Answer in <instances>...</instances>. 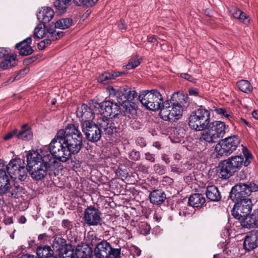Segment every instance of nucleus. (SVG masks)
<instances>
[{
	"label": "nucleus",
	"mask_w": 258,
	"mask_h": 258,
	"mask_svg": "<svg viewBox=\"0 0 258 258\" xmlns=\"http://www.w3.org/2000/svg\"><path fill=\"white\" fill-rule=\"evenodd\" d=\"M241 146L243 156H233L220 162L217 169V173L219 178H229L239 170L243 165L247 166L251 163L252 159L251 154L246 147L242 145Z\"/></svg>",
	"instance_id": "f257e3e1"
},
{
	"label": "nucleus",
	"mask_w": 258,
	"mask_h": 258,
	"mask_svg": "<svg viewBox=\"0 0 258 258\" xmlns=\"http://www.w3.org/2000/svg\"><path fill=\"white\" fill-rule=\"evenodd\" d=\"M188 97L183 93H174L170 100L164 102L160 116L164 120L174 121L180 118L184 108L188 106Z\"/></svg>",
	"instance_id": "f03ea898"
},
{
	"label": "nucleus",
	"mask_w": 258,
	"mask_h": 258,
	"mask_svg": "<svg viewBox=\"0 0 258 258\" xmlns=\"http://www.w3.org/2000/svg\"><path fill=\"white\" fill-rule=\"evenodd\" d=\"M64 134L62 136L63 143L66 144L71 155L78 153L82 147V135L78 126L73 124H69L63 130Z\"/></svg>",
	"instance_id": "7ed1b4c3"
},
{
	"label": "nucleus",
	"mask_w": 258,
	"mask_h": 258,
	"mask_svg": "<svg viewBox=\"0 0 258 258\" xmlns=\"http://www.w3.org/2000/svg\"><path fill=\"white\" fill-rule=\"evenodd\" d=\"M64 133L63 130L58 131L48 147L45 146L46 150L54 160L56 159L62 162H67L71 157L65 143H63L62 136Z\"/></svg>",
	"instance_id": "20e7f679"
},
{
	"label": "nucleus",
	"mask_w": 258,
	"mask_h": 258,
	"mask_svg": "<svg viewBox=\"0 0 258 258\" xmlns=\"http://www.w3.org/2000/svg\"><path fill=\"white\" fill-rule=\"evenodd\" d=\"M206 129L202 133L200 140L213 143L224 137L226 131L228 130V125L223 121L216 120L209 122Z\"/></svg>",
	"instance_id": "39448f33"
},
{
	"label": "nucleus",
	"mask_w": 258,
	"mask_h": 258,
	"mask_svg": "<svg viewBox=\"0 0 258 258\" xmlns=\"http://www.w3.org/2000/svg\"><path fill=\"white\" fill-rule=\"evenodd\" d=\"M139 99L146 109L156 111L161 109L164 103L161 93L157 90H145L140 93Z\"/></svg>",
	"instance_id": "423d86ee"
},
{
	"label": "nucleus",
	"mask_w": 258,
	"mask_h": 258,
	"mask_svg": "<svg viewBox=\"0 0 258 258\" xmlns=\"http://www.w3.org/2000/svg\"><path fill=\"white\" fill-rule=\"evenodd\" d=\"M210 121V112L201 107L192 112L188 118L189 127L196 131L206 129Z\"/></svg>",
	"instance_id": "0eeeda50"
},
{
	"label": "nucleus",
	"mask_w": 258,
	"mask_h": 258,
	"mask_svg": "<svg viewBox=\"0 0 258 258\" xmlns=\"http://www.w3.org/2000/svg\"><path fill=\"white\" fill-rule=\"evenodd\" d=\"M7 170L11 178L16 181H24L27 176L24 160L20 158L11 160L7 165Z\"/></svg>",
	"instance_id": "6e6552de"
},
{
	"label": "nucleus",
	"mask_w": 258,
	"mask_h": 258,
	"mask_svg": "<svg viewBox=\"0 0 258 258\" xmlns=\"http://www.w3.org/2000/svg\"><path fill=\"white\" fill-rule=\"evenodd\" d=\"M95 111L103 115L102 118H110L116 119L120 112V106L116 103L109 100L99 103L92 101V106Z\"/></svg>",
	"instance_id": "1a4fd4ad"
},
{
	"label": "nucleus",
	"mask_w": 258,
	"mask_h": 258,
	"mask_svg": "<svg viewBox=\"0 0 258 258\" xmlns=\"http://www.w3.org/2000/svg\"><path fill=\"white\" fill-rule=\"evenodd\" d=\"M240 139L238 136L234 135L221 140L215 147L218 155L228 156L236 150L239 145Z\"/></svg>",
	"instance_id": "9d476101"
},
{
	"label": "nucleus",
	"mask_w": 258,
	"mask_h": 258,
	"mask_svg": "<svg viewBox=\"0 0 258 258\" xmlns=\"http://www.w3.org/2000/svg\"><path fill=\"white\" fill-rule=\"evenodd\" d=\"M27 161L28 168H32L35 165L44 164L49 162H55L50 153L46 150L45 147L29 153L27 154Z\"/></svg>",
	"instance_id": "9b49d317"
},
{
	"label": "nucleus",
	"mask_w": 258,
	"mask_h": 258,
	"mask_svg": "<svg viewBox=\"0 0 258 258\" xmlns=\"http://www.w3.org/2000/svg\"><path fill=\"white\" fill-rule=\"evenodd\" d=\"M234 202L235 204L231 211L233 216L242 222L250 215L252 210V204L250 199Z\"/></svg>",
	"instance_id": "f8f14e48"
},
{
	"label": "nucleus",
	"mask_w": 258,
	"mask_h": 258,
	"mask_svg": "<svg viewBox=\"0 0 258 258\" xmlns=\"http://www.w3.org/2000/svg\"><path fill=\"white\" fill-rule=\"evenodd\" d=\"M83 132L86 139L92 143L100 140L101 137V130L98 123L96 124L92 121H85L81 123Z\"/></svg>",
	"instance_id": "ddd939ff"
},
{
	"label": "nucleus",
	"mask_w": 258,
	"mask_h": 258,
	"mask_svg": "<svg viewBox=\"0 0 258 258\" xmlns=\"http://www.w3.org/2000/svg\"><path fill=\"white\" fill-rule=\"evenodd\" d=\"M251 192V183L248 184L240 183L232 188L229 197L233 202L246 201L245 199H249L248 197Z\"/></svg>",
	"instance_id": "4468645a"
},
{
	"label": "nucleus",
	"mask_w": 258,
	"mask_h": 258,
	"mask_svg": "<svg viewBox=\"0 0 258 258\" xmlns=\"http://www.w3.org/2000/svg\"><path fill=\"white\" fill-rule=\"evenodd\" d=\"M116 119L110 118H99L97 123L100 127L101 132L105 135L110 136L120 131L118 122Z\"/></svg>",
	"instance_id": "2eb2a0df"
},
{
	"label": "nucleus",
	"mask_w": 258,
	"mask_h": 258,
	"mask_svg": "<svg viewBox=\"0 0 258 258\" xmlns=\"http://www.w3.org/2000/svg\"><path fill=\"white\" fill-rule=\"evenodd\" d=\"M55 162H49L44 164L36 165L32 168L27 167V171H29L32 178L39 180L43 179L47 174L49 169Z\"/></svg>",
	"instance_id": "dca6fc26"
},
{
	"label": "nucleus",
	"mask_w": 258,
	"mask_h": 258,
	"mask_svg": "<svg viewBox=\"0 0 258 258\" xmlns=\"http://www.w3.org/2000/svg\"><path fill=\"white\" fill-rule=\"evenodd\" d=\"M101 213L93 206L88 207L84 211L85 222L89 226H95L100 223Z\"/></svg>",
	"instance_id": "f3484780"
},
{
	"label": "nucleus",
	"mask_w": 258,
	"mask_h": 258,
	"mask_svg": "<svg viewBox=\"0 0 258 258\" xmlns=\"http://www.w3.org/2000/svg\"><path fill=\"white\" fill-rule=\"evenodd\" d=\"M65 242V240L62 238H56L53 241V246L60 250V258H75V252L71 245L62 247Z\"/></svg>",
	"instance_id": "a211bd4d"
},
{
	"label": "nucleus",
	"mask_w": 258,
	"mask_h": 258,
	"mask_svg": "<svg viewBox=\"0 0 258 258\" xmlns=\"http://www.w3.org/2000/svg\"><path fill=\"white\" fill-rule=\"evenodd\" d=\"M91 104L90 107L86 104H83L77 108V116L81 119V123L85 121H92L95 117V112L93 111L94 108Z\"/></svg>",
	"instance_id": "6ab92c4d"
},
{
	"label": "nucleus",
	"mask_w": 258,
	"mask_h": 258,
	"mask_svg": "<svg viewBox=\"0 0 258 258\" xmlns=\"http://www.w3.org/2000/svg\"><path fill=\"white\" fill-rule=\"evenodd\" d=\"M113 249L109 242L103 240L95 247L93 256L95 258H107L113 251Z\"/></svg>",
	"instance_id": "aec40b11"
},
{
	"label": "nucleus",
	"mask_w": 258,
	"mask_h": 258,
	"mask_svg": "<svg viewBox=\"0 0 258 258\" xmlns=\"http://www.w3.org/2000/svg\"><path fill=\"white\" fill-rule=\"evenodd\" d=\"M31 42V37H28L16 44V48L19 50L20 55L26 56L32 53L33 50L30 45Z\"/></svg>",
	"instance_id": "412c9836"
},
{
	"label": "nucleus",
	"mask_w": 258,
	"mask_h": 258,
	"mask_svg": "<svg viewBox=\"0 0 258 258\" xmlns=\"http://www.w3.org/2000/svg\"><path fill=\"white\" fill-rule=\"evenodd\" d=\"M92 250L89 245L85 243L76 247L75 254L77 258H91Z\"/></svg>",
	"instance_id": "4be33fe9"
},
{
	"label": "nucleus",
	"mask_w": 258,
	"mask_h": 258,
	"mask_svg": "<svg viewBox=\"0 0 258 258\" xmlns=\"http://www.w3.org/2000/svg\"><path fill=\"white\" fill-rule=\"evenodd\" d=\"M150 202L154 205H160L166 199L165 192L161 189H155L151 191L149 195Z\"/></svg>",
	"instance_id": "5701e85b"
},
{
	"label": "nucleus",
	"mask_w": 258,
	"mask_h": 258,
	"mask_svg": "<svg viewBox=\"0 0 258 258\" xmlns=\"http://www.w3.org/2000/svg\"><path fill=\"white\" fill-rule=\"evenodd\" d=\"M242 226L247 228L258 227V209L254 210L253 213L242 222Z\"/></svg>",
	"instance_id": "b1692460"
},
{
	"label": "nucleus",
	"mask_w": 258,
	"mask_h": 258,
	"mask_svg": "<svg viewBox=\"0 0 258 258\" xmlns=\"http://www.w3.org/2000/svg\"><path fill=\"white\" fill-rule=\"evenodd\" d=\"M54 16L53 10L49 7L42 8L37 14V19L42 23H48Z\"/></svg>",
	"instance_id": "393cba45"
},
{
	"label": "nucleus",
	"mask_w": 258,
	"mask_h": 258,
	"mask_svg": "<svg viewBox=\"0 0 258 258\" xmlns=\"http://www.w3.org/2000/svg\"><path fill=\"white\" fill-rule=\"evenodd\" d=\"M17 55L13 54L6 56L0 63V68L3 70L9 69L17 64Z\"/></svg>",
	"instance_id": "a878e982"
},
{
	"label": "nucleus",
	"mask_w": 258,
	"mask_h": 258,
	"mask_svg": "<svg viewBox=\"0 0 258 258\" xmlns=\"http://www.w3.org/2000/svg\"><path fill=\"white\" fill-rule=\"evenodd\" d=\"M206 202L204 196L200 194H195L190 196L188 199V204L192 207H201Z\"/></svg>",
	"instance_id": "bb28decb"
},
{
	"label": "nucleus",
	"mask_w": 258,
	"mask_h": 258,
	"mask_svg": "<svg viewBox=\"0 0 258 258\" xmlns=\"http://www.w3.org/2000/svg\"><path fill=\"white\" fill-rule=\"evenodd\" d=\"M206 196L211 201L218 202L221 199L220 191L215 185L208 186L206 190Z\"/></svg>",
	"instance_id": "cd10ccee"
},
{
	"label": "nucleus",
	"mask_w": 258,
	"mask_h": 258,
	"mask_svg": "<svg viewBox=\"0 0 258 258\" xmlns=\"http://www.w3.org/2000/svg\"><path fill=\"white\" fill-rule=\"evenodd\" d=\"M258 245V240L255 235H247L245 236L243 242L244 248L248 251L256 247Z\"/></svg>",
	"instance_id": "c85d7f7f"
},
{
	"label": "nucleus",
	"mask_w": 258,
	"mask_h": 258,
	"mask_svg": "<svg viewBox=\"0 0 258 258\" xmlns=\"http://www.w3.org/2000/svg\"><path fill=\"white\" fill-rule=\"evenodd\" d=\"M123 74H124L123 72H105L99 77L98 80L100 82L106 84L110 80L115 79L116 77Z\"/></svg>",
	"instance_id": "c756f323"
},
{
	"label": "nucleus",
	"mask_w": 258,
	"mask_h": 258,
	"mask_svg": "<svg viewBox=\"0 0 258 258\" xmlns=\"http://www.w3.org/2000/svg\"><path fill=\"white\" fill-rule=\"evenodd\" d=\"M36 252L39 258H57L53 255V251L49 246H40L37 248Z\"/></svg>",
	"instance_id": "7c9ffc66"
},
{
	"label": "nucleus",
	"mask_w": 258,
	"mask_h": 258,
	"mask_svg": "<svg viewBox=\"0 0 258 258\" xmlns=\"http://www.w3.org/2000/svg\"><path fill=\"white\" fill-rule=\"evenodd\" d=\"M10 180L8 175L4 170L0 169V191L5 193L10 187Z\"/></svg>",
	"instance_id": "2f4dec72"
},
{
	"label": "nucleus",
	"mask_w": 258,
	"mask_h": 258,
	"mask_svg": "<svg viewBox=\"0 0 258 258\" xmlns=\"http://www.w3.org/2000/svg\"><path fill=\"white\" fill-rule=\"evenodd\" d=\"M22 190V187L19 184L15 183L13 185H11L10 183V187L8 188L7 191H5L4 194H7L9 197L16 198L19 197Z\"/></svg>",
	"instance_id": "473e14b6"
},
{
	"label": "nucleus",
	"mask_w": 258,
	"mask_h": 258,
	"mask_svg": "<svg viewBox=\"0 0 258 258\" xmlns=\"http://www.w3.org/2000/svg\"><path fill=\"white\" fill-rule=\"evenodd\" d=\"M230 15L233 18L238 19L242 22H244L246 19V15L238 8L232 7L229 10Z\"/></svg>",
	"instance_id": "72a5a7b5"
},
{
	"label": "nucleus",
	"mask_w": 258,
	"mask_h": 258,
	"mask_svg": "<svg viewBox=\"0 0 258 258\" xmlns=\"http://www.w3.org/2000/svg\"><path fill=\"white\" fill-rule=\"evenodd\" d=\"M237 88L245 93H249L252 90V87L250 83L245 80H241L237 82Z\"/></svg>",
	"instance_id": "f704fd0d"
},
{
	"label": "nucleus",
	"mask_w": 258,
	"mask_h": 258,
	"mask_svg": "<svg viewBox=\"0 0 258 258\" xmlns=\"http://www.w3.org/2000/svg\"><path fill=\"white\" fill-rule=\"evenodd\" d=\"M25 126H27V125H25L22 127L21 131L18 134L17 136L18 139L28 141L32 138L33 134L30 129L28 128H25Z\"/></svg>",
	"instance_id": "c9c22d12"
},
{
	"label": "nucleus",
	"mask_w": 258,
	"mask_h": 258,
	"mask_svg": "<svg viewBox=\"0 0 258 258\" xmlns=\"http://www.w3.org/2000/svg\"><path fill=\"white\" fill-rule=\"evenodd\" d=\"M73 23L72 19L64 18L58 20L55 23V27L60 29H66L69 28Z\"/></svg>",
	"instance_id": "e433bc0d"
},
{
	"label": "nucleus",
	"mask_w": 258,
	"mask_h": 258,
	"mask_svg": "<svg viewBox=\"0 0 258 258\" xmlns=\"http://www.w3.org/2000/svg\"><path fill=\"white\" fill-rule=\"evenodd\" d=\"M46 34L44 25L42 24H38L34 29L33 37L41 39Z\"/></svg>",
	"instance_id": "4c0bfd02"
},
{
	"label": "nucleus",
	"mask_w": 258,
	"mask_h": 258,
	"mask_svg": "<svg viewBox=\"0 0 258 258\" xmlns=\"http://www.w3.org/2000/svg\"><path fill=\"white\" fill-rule=\"evenodd\" d=\"M71 0H56L54 2V5L57 10L60 12H64L69 6Z\"/></svg>",
	"instance_id": "58836bf2"
},
{
	"label": "nucleus",
	"mask_w": 258,
	"mask_h": 258,
	"mask_svg": "<svg viewBox=\"0 0 258 258\" xmlns=\"http://www.w3.org/2000/svg\"><path fill=\"white\" fill-rule=\"evenodd\" d=\"M125 91L126 87H120L117 90L116 98L118 102L120 104L126 102V98L125 97Z\"/></svg>",
	"instance_id": "ea45409f"
},
{
	"label": "nucleus",
	"mask_w": 258,
	"mask_h": 258,
	"mask_svg": "<svg viewBox=\"0 0 258 258\" xmlns=\"http://www.w3.org/2000/svg\"><path fill=\"white\" fill-rule=\"evenodd\" d=\"M141 61L137 56L132 57L128 61V63L123 66L127 70L135 69L140 65Z\"/></svg>",
	"instance_id": "a19ab883"
},
{
	"label": "nucleus",
	"mask_w": 258,
	"mask_h": 258,
	"mask_svg": "<svg viewBox=\"0 0 258 258\" xmlns=\"http://www.w3.org/2000/svg\"><path fill=\"white\" fill-rule=\"evenodd\" d=\"M151 227L146 222H141L139 224V231L141 234L146 235L149 233Z\"/></svg>",
	"instance_id": "79ce46f5"
},
{
	"label": "nucleus",
	"mask_w": 258,
	"mask_h": 258,
	"mask_svg": "<svg viewBox=\"0 0 258 258\" xmlns=\"http://www.w3.org/2000/svg\"><path fill=\"white\" fill-rule=\"evenodd\" d=\"M98 0H74V3L79 6L87 7L94 5Z\"/></svg>",
	"instance_id": "37998d69"
},
{
	"label": "nucleus",
	"mask_w": 258,
	"mask_h": 258,
	"mask_svg": "<svg viewBox=\"0 0 258 258\" xmlns=\"http://www.w3.org/2000/svg\"><path fill=\"white\" fill-rule=\"evenodd\" d=\"M49 34L48 37L51 38L52 41L57 40L63 36V32L62 31H56L53 29H50L47 31Z\"/></svg>",
	"instance_id": "c03bdc74"
},
{
	"label": "nucleus",
	"mask_w": 258,
	"mask_h": 258,
	"mask_svg": "<svg viewBox=\"0 0 258 258\" xmlns=\"http://www.w3.org/2000/svg\"><path fill=\"white\" fill-rule=\"evenodd\" d=\"M126 87L125 97L126 98V102L132 101L137 96V93L135 90H131Z\"/></svg>",
	"instance_id": "a18cd8bd"
},
{
	"label": "nucleus",
	"mask_w": 258,
	"mask_h": 258,
	"mask_svg": "<svg viewBox=\"0 0 258 258\" xmlns=\"http://www.w3.org/2000/svg\"><path fill=\"white\" fill-rule=\"evenodd\" d=\"M178 214L179 216L182 218H186L190 215L191 212L189 211L188 208L186 207H182L179 210Z\"/></svg>",
	"instance_id": "49530a36"
},
{
	"label": "nucleus",
	"mask_w": 258,
	"mask_h": 258,
	"mask_svg": "<svg viewBox=\"0 0 258 258\" xmlns=\"http://www.w3.org/2000/svg\"><path fill=\"white\" fill-rule=\"evenodd\" d=\"M215 110L217 114L225 116L227 118L229 119L231 117L230 114L224 108H216Z\"/></svg>",
	"instance_id": "de8ad7c7"
},
{
	"label": "nucleus",
	"mask_w": 258,
	"mask_h": 258,
	"mask_svg": "<svg viewBox=\"0 0 258 258\" xmlns=\"http://www.w3.org/2000/svg\"><path fill=\"white\" fill-rule=\"evenodd\" d=\"M29 72V68L26 67L21 70L15 76V79L20 80Z\"/></svg>",
	"instance_id": "09e8293b"
},
{
	"label": "nucleus",
	"mask_w": 258,
	"mask_h": 258,
	"mask_svg": "<svg viewBox=\"0 0 258 258\" xmlns=\"http://www.w3.org/2000/svg\"><path fill=\"white\" fill-rule=\"evenodd\" d=\"M130 157L132 160L137 161L140 158V152L133 150L130 153Z\"/></svg>",
	"instance_id": "8fccbe9b"
},
{
	"label": "nucleus",
	"mask_w": 258,
	"mask_h": 258,
	"mask_svg": "<svg viewBox=\"0 0 258 258\" xmlns=\"http://www.w3.org/2000/svg\"><path fill=\"white\" fill-rule=\"evenodd\" d=\"M17 133V130L15 129L10 132L7 134L4 137L3 139L5 141L9 140L12 139L14 135H15Z\"/></svg>",
	"instance_id": "3c124183"
},
{
	"label": "nucleus",
	"mask_w": 258,
	"mask_h": 258,
	"mask_svg": "<svg viewBox=\"0 0 258 258\" xmlns=\"http://www.w3.org/2000/svg\"><path fill=\"white\" fill-rule=\"evenodd\" d=\"M10 52L9 48L0 47V58L6 57Z\"/></svg>",
	"instance_id": "603ef678"
},
{
	"label": "nucleus",
	"mask_w": 258,
	"mask_h": 258,
	"mask_svg": "<svg viewBox=\"0 0 258 258\" xmlns=\"http://www.w3.org/2000/svg\"><path fill=\"white\" fill-rule=\"evenodd\" d=\"M136 143L141 148L144 147L146 146V143L145 139L142 137L138 138L136 140Z\"/></svg>",
	"instance_id": "864d4df0"
},
{
	"label": "nucleus",
	"mask_w": 258,
	"mask_h": 258,
	"mask_svg": "<svg viewBox=\"0 0 258 258\" xmlns=\"http://www.w3.org/2000/svg\"><path fill=\"white\" fill-rule=\"evenodd\" d=\"M171 170L172 172L178 174H180L183 172L182 169L176 165L172 166L171 167Z\"/></svg>",
	"instance_id": "5fc2aeb1"
},
{
	"label": "nucleus",
	"mask_w": 258,
	"mask_h": 258,
	"mask_svg": "<svg viewBox=\"0 0 258 258\" xmlns=\"http://www.w3.org/2000/svg\"><path fill=\"white\" fill-rule=\"evenodd\" d=\"M180 77L191 82H194L195 80L192 76L187 73H181Z\"/></svg>",
	"instance_id": "6e6d98bb"
},
{
	"label": "nucleus",
	"mask_w": 258,
	"mask_h": 258,
	"mask_svg": "<svg viewBox=\"0 0 258 258\" xmlns=\"http://www.w3.org/2000/svg\"><path fill=\"white\" fill-rule=\"evenodd\" d=\"M145 158L146 160L151 162H155L154 155L153 154H150L149 152L146 153L145 154Z\"/></svg>",
	"instance_id": "4d7b16f0"
},
{
	"label": "nucleus",
	"mask_w": 258,
	"mask_h": 258,
	"mask_svg": "<svg viewBox=\"0 0 258 258\" xmlns=\"http://www.w3.org/2000/svg\"><path fill=\"white\" fill-rule=\"evenodd\" d=\"M107 90L109 92V95L114 96L117 95V90H116L112 87L109 86L107 88Z\"/></svg>",
	"instance_id": "13d9d810"
},
{
	"label": "nucleus",
	"mask_w": 258,
	"mask_h": 258,
	"mask_svg": "<svg viewBox=\"0 0 258 258\" xmlns=\"http://www.w3.org/2000/svg\"><path fill=\"white\" fill-rule=\"evenodd\" d=\"M118 27L121 30L126 29V24L125 21L123 20H120L118 23Z\"/></svg>",
	"instance_id": "bf43d9fd"
},
{
	"label": "nucleus",
	"mask_w": 258,
	"mask_h": 258,
	"mask_svg": "<svg viewBox=\"0 0 258 258\" xmlns=\"http://www.w3.org/2000/svg\"><path fill=\"white\" fill-rule=\"evenodd\" d=\"M62 226L64 228H69L71 226V222L67 219H64L62 221Z\"/></svg>",
	"instance_id": "052dcab7"
},
{
	"label": "nucleus",
	"mask_w": 258,
	"mask_h": 258,
	"mask_svg": "<svg viewBox=\"0 0 258 258\" xmlns=\"http://www.w3.org/2000/svg\"><path fill=\"white\" fill-rule=\"evenodd\" d=\"M154 170L155 171L159 174H163V172L162 168V167L158 164H155L154 166Z\"/></svg>",
	"instance_id": "680f3d73"
},
{
	"label": "nucleus",
	"mask_w": 258,
	"mask_h": 258,
	"mask_svg": "<svg viewBox=\"0 0 258 258\" xmlns=\"http://www.w3.org/2000/svg\"><path fill=\"white\" fill-rule=\"evenodd\" d=\"M188 93L190 95H193L195 96L198 95V92L197 89H190L188 91Z\"/></svg>",
	"instance_id": "e2e57ef3"
},
{
	"label": "nucleus",
	"mask_w": 258,
	"mask_h": 258,
	"mask_svg": "<svg viewBox=\"0 0 258 258\" xmlns=\"http://www.w3.org/2000/svg\"><path fill=\"white\" fill-rule=\"evenodd\" d=\"M46 47V46L45 45V42H43L42 41H40L38 44V48L40 50H43L44 49L45 47Z\"/></svg>",
	"instance_id": "0e129e2a"
},
{
	"label": "nucleus",
	"mask_w": 258,
	"mask_h": 258,
	"mask_svg": "<svg viewBox=\"0 0 258 258\" xmlns=\"http://www.w3.org/2000/svg\"><path fill=\"white\" fill-rule=\"evenodd\" d=\"M251 188H252V191H256L258 190V184L251 182Z\"/></svg>",
	"instance_id": "69168bd1"
},
{
	"label": "nucleus",
	"mask_w": 258,
	"mask_h": 258,
	"mask_svg": "<svg viewBox=\"0 0 258 258\" xmlns=\"http://www.w3.org/2000/svg\"><path fill=\"white\" fill-rule=\"evenodd\" d=\"M148 40L150 42H155L157 41L156 38L155 36L152 35L148 37Z\"/></svg>",
	"instance_id": "338daca9"
},
{
	"label": "nucleus",
	"mask_w": 258,
	"mask_h": 258,
	"mask_svg": "<svg viewBox=\"0 0 258 258\" xmlns=\"http://www.w3.org/2000/svg\"><path fill=\"white\" fill-rule=\"evenodd\" d=\"M20 258H36L34 255L28 254L23 255Z\"/></svg>",
	"instance_id": "774afa93"
}]
</instances>
